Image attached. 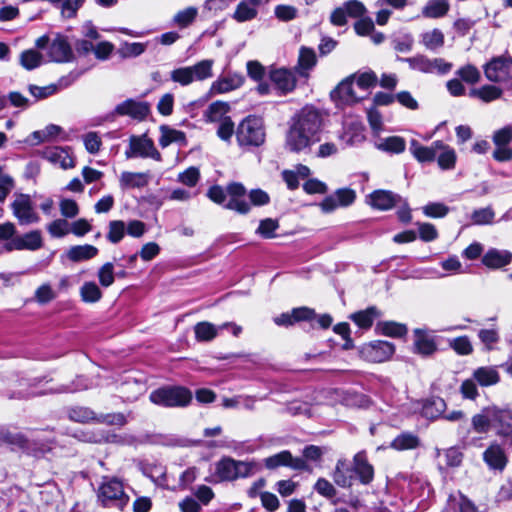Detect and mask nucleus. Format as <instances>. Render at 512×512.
Listing matches in <instances>:
<instances>
[{"mask_svg": "<svg viewBox=\"0 0 512 512\" xmlns=\"http://www.w3.org/2000/svg\"><path fill=\"white\" fill-rule=\"evenodd\" d=\"M322 127L321 112L312 106L303 107L288 122L285 135L287 150L298 154L310 153L312 147L321 140Z\"/></svg>", "mask_w": 512, "mask_h": 512, "instance_id": "f257e3e1", "label": "nucleus"}, {"mask_svg": "<svg viewBox=\"0 0 512 512\" xmlns=\"http://www.w3.org/2000/svg\"><path fill=\"white\" fill-rule=\"evenodd\" d=\"M261 465L255 460L241 461L231 457H223L215 464L216 482H232L239 478H248L255 475Z\"/></svg>", "mask_w": 512, "mask_h": 512, "instance_id": "f03ea898", "label": "nucleus"}, {"mask_svg": "<svg viewBox=\"0 0 512 512\" xmlns=\"http://www.w3.org/2000/svg\"><path fill=\"white\" fill-rule=\"evenodd\" d=\"M98 501L104 507L123 510L129 502L121 480L116 477L104 476L97 491Z\"/></svg>", "mask_w": 512, "mask_h": 512, "instance_id": "7ed1b4c3", "label": "nucleus"}, {"mask_svg": "<svg viewBox=\"0 0 512 512\" xmlns=\"http://www.w3.org/2000/svg\"><path fill=\"white\" fill-rule=\"evenodd\" d=\"M38 49H47V56L50 61L58 63L71 62L74 53L68 38L62 34H55L52 38L42 36L36 40Z\"/></svg>", "mask_w": 512, "mask_h": 512, "instance_id": "20e7f679", "label": "nucleus"}, {"mask_svg": "<svg viewBox=\"0 0 512 512\" xmlns=\"http://www.w3.org/2000/svg\"><path fill=\"white\" fill-rule=\"evenodd\" d=\"M150 401L164 407H185L192 401V393L182 386H166L153 391Z\"/></svg>", "mask_w": 512, "mask_h": 512, "instance_id": "39448f33", "label": "nucleus"}, {"mask_svg": "<svg viewBox=\"0 0 512 512\" xmlns=\"http://www.w3.org/2000/svg\"><path fill=\"white\" fill-rule=\"evenodd\" d=\"M236 139L240 146H260L265 140L263 120L256 116H248L240 122L236 131Z\"/></svg>", "mask_w": 512, "mask_h": 512, "instance_id": "423d86ee", "label": "nucleus"}, {"mask_svg": "<svg viewBox=\"0 0 512 512\" xmlns=\"http://www.w3.org/2000/svg\"><path fill=\"white\" fill-rule=\"evenodd\" d=\"M486 79L490 82L504 85L512 89V58L498 56L492 58L483 66Z\"/></svg>", "mask_w": 512, "mask_h": 512, "instance_id": "0eeeda50", "label": "nucleus"}, {"mask_svg": "<svg viewBox=\"0 0 512 512\" xmlns=\"http://www.w3.org/2000/svg\"><path fill=\"white\" fill-rule=\"evenodd\" d=\"M9 207L20 225L37 224L40 221V216L29 194L15 193Z\"/></svg>", "mask_w": 512, "mask_h": 512, "instance_id": "6e6552de", "label": "nucleus"}, {"mask_svg": "<svg viewBox=\"0 0 512 512\" xmlns=\"http://www.w3.org/2000/svg\"><path fill=\"white\" fill-rule=\"evenodd\" d=\"M298 72L295 68L271 66L268 77L280 95L293 92L297 86Z\"/></svg>", "mask_w": 512, "mask_h": 512, "instance_id": "1a4fd4ad", "label": "nucleus"}, {"mask_svg": "<svg viewBox=\"0 0 512 512\" xmlns=\"http://www.w3.org/2000/svg\"><path fill=\"white\" fill-rule=\"evenodd\" d=\"M125 156L131 158H151L161 161L162 157L156 149L154 142L147 135L131 136L129 139V147L125 151Z\"/></svg>", "mask_w": 512, "mask_h": 512, "instance_id": "9d476101", "label": "nucleus"}, {"mask_svg": "<svg viewBox=\"0 0 512 512\" xmlns=\"http://www.w3.org/2000/svg\"><path fill=\"white\" fill-rule=\"evenodd\" d=\"M43 247V237L40 230H31L22 235L16 234V237L4 244L6 252L12 251H36Z\"/></svg>", "mask_w": 512, "mask_h": 512, "instance_id": "9b49d317", "label": "nucleus"}, {"mask_svg": "<svg viewBox=\"0 0 512 512\" xmlns=\"http://www.w3.org/2000/svg\"><path fill=\"white\" fill-rule=\"evenodd\" d=\"M264 465L267 469H276L280 466H287L297 471H309L310 467L306 460L301 457H293L291 452L283 450L277 454L264 459Z\"/></svg>", "mask_w": 512, "mask_h": 512, "instance_id": "f8f14e48", "label": "nucleus"}, {"mask_svg": "<svg viewBox=\"0 0 512 512\" xmlns=\"http://www.w3.org/2000/svg\"><path fill=\"white\" fill-rule=\"evenodd\" d=\"M38 154L53 165L67 170L75 167V158L70 147H46Z\"/></svg>", "mask_w": 512, "mask_h": 512, "instance_id": "ddd939ff", "label": "nucleus"}, {"mask_svg": "<svg viewBox=\"0 0 512 512\" xmlns=\"http://www.w3.org/2000/svg\"><path fill=\"white\" fill-rule=\"evenodd\" d=\"M78 77L79 73L71 72L68 75L61 77L55 84H50L44 87L29 85L28 90L30 94L35 98V101H38L69 87L73 82L77 80Z\"/></svg>", "mask_w": 512, "mask_h": 512, "instance_id": "4468645a", "label": "nucleus"}, {"mask_svg": "<svg viewBox=\"0 0 512 512\" xmlns=\"http://www.w3.org/2000/svg\"><path fill=\"white\" fill-rule=\"evenodd\" d=\"M354 77L355 75L348 76L331 92L332 99L338 104L350 105L364 98V96L358 95L353 87Z\"/></svg>", "mask_w": 512, "mask_h": 512, "instance_id": "2eb2a0df", "label": "nucleus"}, {"mask_svg": "<svg viewBox=\"0 0 512 512\" xmlns=\"http://www.w3.org/2000/svg\"><path fill=\"white\" fill-rule=\"evenodd\" d=\"M503 443L493 441L483 452V461L491 470L503 471L508 463V456Z\"/></svg>", "mask_w": 512, "mask_h": 512, "instance_id": "dca6fc26", "label": "nucleus"}, {"mask_svg": "<svg viewBox=\"0 0 512 512\" xmlns=\"http://www.w3.org/2000/svg\"><path fill=\"white\" fill-rule=\"evenodd\" d=\"M495 433L503 439V444L512 447V409L496 406Z\"/></svg>", "mask_w": 512, "mask_h": 512, "instance_id": "f3484780", "label": "nucleus"}, {"mask_svg": "<svg viewBox=\"0 0 512 512\" xmlns=\"http://www.w3.org/2000/svg\"><path fill=\"white\" fill-rule=\"evenodd\" d=\"M395 347L388 341H374L366 345L362 353L364 357L371 362L380 363L391 358Z\"/></svg>", "mask_w": 512, "mask_h": 512, "instance_id": "a211bd4d", "label": "nucleus"}, {"mask_svg": "<svg viewBox=\"0 0 512 512\" xmlns=\"http://www.w3.org/2000/svg\"><path fill=\"white\" fill-rule=\"evenodd\" d=\"M402 201L401 196L389 190H375L367 196L366 203L377 210H390Z\"/></svg>", "mask_w": 512, "mask_h": 512, "instance_id": "6ab92c4d", "label": "nucleus"}, {"mask_svg": "<svg viewBox=\"0 0 512 512\" xmlns=\"http://www.w3.org/2000/svg\"><path fill=\"white\" fill-rule=\"evenodd\" d=\"M245 193V187L241 183L229 184L227 186V194L230 198L224 206L240 214H247L250 211V205L243 198Z\"/></svg>", "mask_w": 512, "mask_h": 512, "instance_id": "aec40b11", "label": "nucleus"}, {"mask_svg": "<svg viewBox=\"0 0 512 512\" xmlns=\"http://www.w3.org/2000/svg\"><path fill=\"white\" fill-rule=\"evenodd\" d=\"M149 105L145 102L127 99L115 107L114 114L130 116L136 120H143L149 114Z\"/></svg>", "mask_w": 512, "mask_h": 512, "instance_id": "412c9836", "label": "nucleus"}, {"mask_svg": "<svg viewBox=\"0 0 512 512\" xmlns=\"http://www.w3.org/2000/svg\"><path fill=\"white\" fill-rule=\"evenodd\" d=\"M244 83V77L241 74L233 73L227 74L217 78L212 82L209 94L215 96L218 94H224L238 89Z\"/></svg>", "mask_w": 512, "mask_h": 512, "instance_id": "4be33fe9", "label": "nucleus"}, {"mask_svg": "<svg viewBox=\"0 0 512 512\" xmlns=\"http://www.w3.org/2000/svg\"><path fill=\"white\" fill-rule=\"evenodd\" d=\"M316 317L313 309L308 307L294 308L290 313H282L274 318V323L278 326H290L300 321H310Z\"/></svg>", "mask_w": 512, "mask_h": 512, "instance_id": "5701e85b", "label": "nucleus"}, {"mask_svg": "<svg viewBox=\"0 0 512 512\" xmlns=\"http://www.w3.org/2000/svg\"><path fill=\"white\" fill-rule=\"evenodd\" d=\"M354 474L357 475L360 483L363 485L370 484L374 479V468L369 463L366 453L360 451L353 457Z\"/></svg>", "mask_w": 512, "mask_h": 512, "instance_id": "b1692460", "label": "nucleus"}, {"mask_svg": "<svg viewBox=\"0 0 512 512\" xmlns=\"http://www.w3.org/2000/svg\"><path fill=\"white\" fill-rule=\"evenodd\" d=\"M342 142V147L355 146L362 143L365 140L363 125L358 121L346 122L344 124V131L339 136Z\"/></svg>", "mask_w": 512, "mask_h": 512, "instance_id": "393cba45", "label": "nucleus"}, {"mask_svg": "<svg viewBox=\"0 0 512 512\" xmlns=\"http://www.w3.org/2000/svg\"><path fill=\"white\" fill-rule=\"evenodd\" d=\"M496 406H488L483 408L478 414L471 419V424L475 432L487 433L491 428L495 427Z\"/></svg>", "mask_w": 512, "mask_h": 512, "instance_id": "a878e982", "label": "nucleus"}, {"mask_svg": "<svg viewBox=\"0 0 512 512\" xmlns=\"http://www.w3.org/2000/svg\"><path fill=\"white\" fill-rule=\"evenodd\" d=\"M354 468L346 459H339L332 473L334 483L342 488L351 487L354 481Z\"/></svg>", "mask_w": 512, "mask_h": 512, "instance_id": "bb28decb", "label": "nucleus"}, {"mask_svg": "<svg viewBox=\"0 0 512 512\" xmlns=\"http://www.w3.org/2000/svg\"><path fill=\"white\" fill-rule=\"evenodd\" d=\"M512 261V253L508 250L496 248L489 249L482 257V263L490 269H500L509 265Z\"/></svg>", "mask_w": 512, "mask_h": 512, "instance_id": "cd10ccee", "label": "nucleus"}, {"mask_svg": "<svg viewBox=\"0 0 512 512\" xmlns=\"http://www.w3.org/2000/svg\"><path fill=\"white\" fill-rule=\"evenodd\" d=\"M441 147V141H435L429 147L422 146L417 140H412L410 142V152L419 162L433 161Z\"/></svg>", "mask_w": 512, "mask_h": 512, "instance_id": "c85d7f7f", "label": "nucleus"}, {"mask_svg": "<svg viewBox=\"0 0 512 512\" xmlns=\"http://www.w3.org/2000/svg\"><path fill=\"white\" fill-rule=\"evenodd\" d=\"M259 6L255 0H242L237 4L232 18L239 23L251 21L257 17Z\"/></svg>", "mask_w": 512, "mask_h": 512, "instance_id": "c756f323", "label": "nucleus"}, {"mask_svg": "<svg viewBox=\"0 0 512 512\" xmlns=\"http://www.w3.org/2000/svg\"><path fill=\"white\" fill-rule=\"evenodd\" d=\"M149 172H122L119 182L124 189L143 188L149 184Z\"/></svg>", "mask_w": 512, "mask_h": 512, "instance_id": "7c9ffc66", "label": "nucleus"}, {"mask_svg": "<svg viewBox=\"0 0 512 512\" xmlns=\"http://www.w3.org/2000/svg\"><path fill=\"white\" fill-rule=\"evenodd\" d=\"M503 95V89L492 84H486L478 88H473L469 91V96L477 98L484 103H490L500 99Z\"/></svg>", "mask_w": 512, "mask_h": 512, "instance_id": "2f4dec72", "label": "nucleus"}, {"mask_svg": "<svg viewBox=\"0 0 512 512\" xmlns=\"http://www.w3.org/2000/svg\"><path fill=\"white\" fill-rule=\"evenodd\" d=\"M414 336V346L417 353L423 356H429L436 351L437 348L434 338L428 335L424 330L416 329Z\"/></svg>", "mask_w": 512, "mask_h": 512, "instance_id": "473e14b6", "label": "nucleus"}, {"mask_svg": "<svg viewBox=\"0 0 512 512\" xmlns=\"http://www.w3.org/2000/svg\"><path fill=\"white\" fill-rule=\"evenodd\" d=\"M316 62L315 52L310 48L302 47L299 52L298 64L294 68L300 77L307 78L309 71L316 65Z\"/></svg>", "mask_w": 512, "mask_h": 512, "instance_id": "72a5a7b5", "label": "nucleus"}, {"mask_svg": "<svg viewBox=\"0 0 512 512\" xmlns=\"http://www.w3.org/2000/svg\"><path fill=\"white\" fill-rule=\"evenodd\" d=\"M420 445V438L412 432H402L390 443V447L396 451L413 450Z\"/></svg>", "mask_w": 512, "mask_h": 512, "instance_id": "f704fd0d", "label": "nucleus"}, {"mask_svg": "<svg viewBox=\"0 0 512 512\" xmlns=\"http://www.w3.org/2000/svg\"><path fill=\"white\" fill-rule=\"evenodd\" d=\"M213 65L214 61L212 59H204L194 65L188 66L192 83L211 78L213 76Z\"/></svg>", "mask_w": 512, "mask_h": 512, "instance_id": "c9c22d12", "label": "nucleus"}, {"mask_svg": "<svg viewBox=\"0 0 512 512\" xmlns=\"http://www.w3.org/2000/svg\"><path fill=\"white\" fill-rule=\"evenodd\" d=\"M160 132L159 144L162 148H166L172 143H176L180 146L186 145V135L184 132L165 125L160 127Z\"/></svg>", "mask_w": 512, "mask_h": 512, "instance_id": "e433bc0d", "label": "nucleus"}, {"mask_svg": "<svg viewBox=\"0 0 512 512\" xmlns=\"http://www.w3.org/2000/svg\"><path fill=\"white\" fill-rule=\"evenodd\" d=\"M409 491L415 498H419L421 501L430 499L433 494V490L429 482L418 476L411 477L409 482Z\"/></svg>", "mask_w": 512, "mask_h": 512, "instance_id": "4c0bfd02", "label": "nucleus"}, {"mask_svg": "<svg viewBox=\"0 0 512 512\" xmlns=\"http://www.w3.org/2000/svg\"><path fill=\"white\" fill-rule=\"evenodd\" d=\"M98 254V249L89 244L75 245L68 249L67 257L72 262H81L94 258Z\"/></svg>", "mask_w": 512, "mask_h": 512, "instance_id": "58836bf2", "label": "nucleus"}, {"mask_svg": "<svg viewBox=\"0 0 512 512\" xmlns=\"http://www.w3.org/2000/svg\"><path fill=\"white\" fill-rule=\"evenodd\" d=\"M376 148L390 154H400L406 149V141L400 136H389L376 143Z\"/></svg>", "mask_w": 512, "mask_h": 512, "instance_id": "ea45409f", "label": "nucleus"}, {"mask_svg": "<svg viewBox=\"0 0 512 512\" xmlns=\"http://www.w3.org/2000/svg\"><path fill=\"white\" fill-rule=\"evenodd\" d=\"M474 380L481 386H491L499 382L498 371L493 367H480L473 372Z\"/></svg>", "mask_w": 512, "mask_h": 512, "instance_id": "a19ab883", "label": "nucleus"}, {"mask_svg": "<svg viewBox=\"0 0 512 512\" xmlns=\"http://www.w3.org/2000/svg\"><path fill=\"white\" fill-rule=\"evenodd\" d=\"M220 328L210 322H199L194 326L195 338L199 342H209L219 333Z\"/></svg>", "mask_w": 512, "mask_h": 512, "instance_id": "79ce46f5", "label": "nucleus"}, {"mask_svg": "<svg viewBox=\"0 0 512 512\" xmlns=\"http://www.w3.org/2000/svg\"><path fill=\"white\" fill-rule=\"evenodd\" d=\"M229 105L226 102L216 101L211 103L205 111V119L208 122H221L226 119Z\"/></svg>", "mask_w": 512, "mask_h": 512, "instance_id": "37998d69", "label": "nucleus"}, {"mask_svg": "<svg viewBox=\"0 0 512 512\" xmlns=\"http://www.w3.org/2000/svg\"><path fill=\"white\" fill-rule=\"evenodd\" d=\"M444 34L439 29H433L421 34V43L426 49L436 51L444 45Z\"/></svg>", "mask_w": 512, "mask_h": 512, "instance_id": "c03bdc74", "label": "nucleus"}, {"mask_svg": "<svg viewBox=\"0 0 512 512\" xmlns=\"http://www.w3.org/2000/svg\"><path fill=\"white\" fill-rule=\"evenodd\" d=\"M449 10L448 2L440 0H430L422 10V14L427 18H440Z\"/></svg>", "mask_w": 512, "mask_h": 512, "instance_id": "a18cd8bd", "label": "nucleus"}, {"mask_svg": "<svg viewBox=\"0 0 512 512\" xmlns=\"http://www.w3.org/2000/svg\"><path fill=\"white\" fill-rule=\"evenodd\" d=\"M436 157L440 168L444 170L454 168L456 162V153L453 148L445 145L443 142L442 147L439 148V152Z\"/></svg>", "mask_w": 512, "mask_h": 512, "instance_id": "49530a36", "label": "nucleus"}, {"mask_svg": "<svg viewBox=\"0 0 512 512\" xmlns=\"http://www.w3.org/2000/svg\"><path fill=\"white\" fill-rule=\"evenodd\" d=\"M377 311L374 307L368 308L364 311H359L350 316V319L354 321L360 328L368 329L372 326Z\"/></svg>", "mask_w": 512, "mask_h": 512, "instance_id": "de8ad7c7", "label": "nucleus"}, {"mask_svg": "<svg viewBox=\"0 0 512 512\" xmlns=\"http://www.w3.org/2000/svg\"><path fill=\"white\" fill-rule=\"evenodd\" d=\"M126 223L122 220H112L108 224V233L106 235L112 244L119 243L125 236Z\"/></svg>", "mask_w": 512, "mask_h": 512, "instance_id": "09e8293b", "label": "nucleus"}, {"mask_svg": "<svg viewBox=\"0 0 512 512\" xmlns=\"http://www.w3.org/2000/svg\"><path fill=\"white\" fill-rule=\"evenodd\" d=\"M68 417L70 420L79 422V423H88L90 421L96 420V414L87 407H72L68 411Z\"/></svg>", "mask_w": 512, "mask_h": 512, "instance_id": "8fccbe9b", "label": "nucleus"}, {"mask_svg": "<svg viewBox=\"0 0 512 512\" xmlns=\"http://www.w3.org/2000/svg\"><path fill=\"white\" fill-rule=\"evenodd\" d=\"M80 295L86 303H95L102 298V292L94 282H85L80 289Z\"/></svg>", "mask_w": 512, "mask_h": 512, "instance_id": "3c124183", "label": "nucleus"}, {"mask_svg": "<svg viewBox=\"0 0 512 512\" xmlns=\"http://www.w3.org/2000/svg\"><path fill=\"white\" fill-rule=\"evenodd\" d=\"M456 75L468 84H476L481 79V73L477 67L472 64H466L456 71Z\"/></svg>", "mask_w": 512, "mask_h": 512, "instance_id": "603ef678", "label": "nucleus"}, {"mask_svg": "<svg viewBox=\"0 0 512 512\" xmlns=\"http://www.w3.org/2000/svg\"><path fill=\"white\" fill-rule=\"evenodd\" d=\"M20 63L27 70H33L42 63V55L33 49L23 51L20 55Z\"/></svg>", "mask_w": 512, "mask_h": 512, "instance_id": "864d4df0", "label": "nucleus"}, {"mask_svg": "<svg viewBox=\"0 0 512 512\" xmlns=\"http://www.w3.org/2000/svg\"><path fill=\"white\" fill-rule=\"evenodd\" d=\"M400 61L406 62L412 70L426 73L429 72L430 58L425 55H416L414 57L400 58Z\"/></svg>", "mask_w": 512, "mask_h": 512, "instance_id": "5fc2aeb1", "label": "nucleus"}, {"mask_svg": "<svg viewBox=\"0 0 512 512\" xmlns=\"http://www.w3.org/2000/svg\"><path fill=\"white\" fill-rule=\"evenodd\" d=\"M47 231L53 238H62L70 233V223L66 219H56L47 225Z\"/></svg>", "mask_w": 512, "mask_h": 512, "instance_id": "6e6d98bb", "label": "nucleus"}, {"mask_svg": "<svg viewBox=\"0 0 512 512\" xmlns=\"http://www.w3.org/2000/svg\"><path fill=\"white\" fill-rule=\"evenodd\" d=\"M377 329L384 335L390 337H401L406 334L407 328L405 325L396 322H382L379 323Z\"/></svg>", "mask_w": 512, "mask_h": 512, "instance_id": "4d7b16f0", "label": "nucleus"}, {"mask_svg": "<svg viewBox=\"0 0 512 512\" xmlns=\"http://www.w3.org/2000/svg\"><path fill=\"white\" fill-rule=\"evenodd\" d=\"M354 75V82H356L357 87L363 91H368L377 83V76L373 71H365Z\"/></svg>", "mask_w": 512, "mask_h": 512, "instance_id": "13d9d810", "label": "nucleus"}, {"mask_svg": "<svg viewBox=\"0 0 512 512\" xmlns=\"http://www.w3.org/2000/svg\"><path fill=\"white\" fill-rule=\"evenodd\" d=\"M197 14L198 10L195 7H188L176 13L173 21L179 27L184 28L195 20Z\"/></svg>", "mask_w": 512, "mask_h": 512, "instance_id": "bf43d9fd", "label": "nucleus"}, {"mask_svg": "<svg viewBox=\"0 0 512 512\" xmlns=\"http://www.w3.org/2000/svg\"><path fill=\"white\" fill-rule=\"evenodd\" d=\"M445 402L441 398H436L425 404L423 407V415L427 418H437L444 412Z\"/></svg>", "mask_w": 512, "mask_h": 512, "instance_id": "052dcab7", "label": "nucleus"}, {"mask_svg": "<svg viewBox=\"0 0 512 512\" xmlns=\"http://www.w3.org/2000/svg\"><path fill=\"white\" fill-rule=\"evenodd\" d=\"M422 210L427 217L443 218L448 214L449 207L440 202H431L425 205Z\"/></svg>", "mask_w": 512, "mask_h": 512, "instance_id": "680f3d73", "label": "nucleus"}, {"mask_svg": "<svg viewBox=\"0 0 512 512\" xmlns=\"http://www.w3.org/2000/svg\"><path fill=\"white\" fill-rule=\"evenodd\" d=\"M495 213L491 207H485L475 210L471 219L476 225H486L493 222Z\"/></svg>", "mask_w": 512, "mask_h": 512, "instance_id": "e2e57ef3", "label": "nucleus"}, {"mask_svg": "<svg viewBox=\"0 0 512 512\" xmlns=\"http://www.w3.org/2000/svg\"><path fill=\"white\" fill-rule=\"evenodd\" d=\"M279 224L277 220L266 218L260 221V224L256 230V233L263 238L275 237V231L278 229Z\"/></svg>", "mask_w": 512, "mask_h": 512, "instance_id": "0e129e2a", "label": "nucleus"}, {"mask_svg": "<svg viewBox=\"0 0 512 512\" xmlns=\"http://www.w3.org/2000/svg\"><path fill=\"white\" fill-rule=\"evenodd\" d=\"M347 16L352 18H362L366 16L367 9L365 5L358 0H349L343 3Z\"/></svg>", "mask_w": 512, "mask_h": 512, "instance_id": "69168bd1", "label": "nucleus"}, {"mask_svg": "<svg viewBox=\"0 0 512 512\" xmlns=\"http://www.w3.org/2000/svg\"><path fill=\"white\" fill-rule=\"evenodd\" d=\"M145 50H146V45L143 43L125 42L124 44L121 45V47L119 49V53L125 58H130V57H137V56L141 55Z\"/></svg>", "mask_w": 512, "mask_h": 512, "instance_id": "338daca9", "label": "nucleus"}, {"mask_svg": "<svg viewBox=\"0 0 512 512\" xmlns=\"http://www.w3.org/2000/svg\"><path fill=\"white\" fill-rule=\"evenodd\" d=\"M495 146L509 145L512 141V126L506 125L501 129L496 130L492 136Z\"/></svg>", "mask_w": 512, "mask_h": 512, "instance_id": "774afa93", "label": "nucleus"}]
</instances>
